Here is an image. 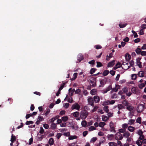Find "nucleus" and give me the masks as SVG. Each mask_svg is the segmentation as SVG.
Segmentation results:
<instances>
[{
	"mask_svg": "<svg viewBox=\"0 0 146 146\" xmlns=\"http://www.w3.org/2000/svg\"><path fill=\"white\" fill-rule=\"evenodd\" d=\"M73 115L75 117H78L80 113L78 111H76L72 113Z\"/></svg>",
	"mask_w": 146,
	"mask_h": 146,
	"instance_id": "nucleus-23",
	"label": "nucleus"
},
{
	"mask_svg": "<svg viewBox=\"0 0 146 146\" xmlns=\"http://www.w3.org/2000/svg\"><path fill=\"white\" fill-rule=\"evenodd\" d=\"M129 64L131 66L133 67L134 64V62L133 60H131L129 62Z\"/></svg>",
	"mask_w": 146,
	"mask_h": 146,
	"instance_id": "nucleus-63",
	"label": "nucleus"
},
{
	"mask_svg": "<svg viewBox=\"0 0 146 146\" xmlns=\"http://www.w3.org/2000/svg\"><path fill=\"white\" fill-rule=\"evenodd\" d=\"M63 135L69 137L70 135V134L69 132H67L66 133H64L63 134Z\"/></svg>",
	"mask_w": 146,
	"mask_h": 146,
	"instance_id": "nucleus-59",
	"label": "nucleus"
},
{
	"mask_svg": "<svg viewBox=\"0 0 146 146\" xmlns=\"http://www.w3.org/2000/svg\"><path fill=\"white\" fill-rule=\"evenodd\" d=\"M16 138L15 136H14L13 134L11 135V142H14L16 140Z\"/></svg>",
	"mask_w": 146,
	"mask_h": 146,
	"instance_id": "nucleus-26",
	"label": "nucleus"
},
{
	"mask_svg": "<svg viewBox=\"0 0 146 146\" xmlns=\"http://www.w3.org/2000/svg\"><path fill=\"white\" fill-rule=\"evenodd\" d=\"M141 117H138L136 120L137 123H139L140 124L141 123Z\"/></svg>",
	"mask_w": 146,
	"mask_h": 146,
	"instance_id": "nucleus-39",
	"label": "nucleus"
},
{
	"mask_svg": "<svg viewBox=\"0 0 146 146\" xmlns=\"http://www.w3.org/2000/svg\"><path fill=\"white\" fill-rule=\"evenodd\" d=\"M102 120L104 121H106L107 120V117L104 115H103L102 116Z\"/></svg>",
	"mask_w": 146,
	"mask_h": 146,
	"instance_id": "nucleus-60",
	"label": "nucleus"
},
{
	"mask_svg": "<svg viewBox=\"0 0 146 146\" xmlns=\"http://www.w3.org/2000/svg\"><path fill=\"white\" fill-rule=\"evenodd\" d=\"M122 91L125 93H127L128 92V89L127 87H125L123 88Z\"/></svg>",
	"mask_w": 146,
	"mask_h": 146,
	"instance_id": "nucleus-55",
	"label": "nucleus"
},
{
	"mask_svg": "<svg viewBox=\"0 0 146 146\" xmlns=\"http://www.w3.org/2000/svg\"><path fill=\"white\" fill-rule=\"evenodd\" d=\"M106 82H107L106 80H105V79L102 80L100 81L101 86H100L99 87H100L101 86H102V87L104 86V85L106 83Z\"/></svg>",
	"mask_w": 146,
	"mask_h": 146,
	"instance_id": "nucleus-13",
	"label": "nucleus"
},
{
	"mask_svg": "<svg viewBox=\"0 0 146 146\" xmlns=\"http://www.w3.org/2000/svg\"><path fill=\"white\" fill-rule=\"evenodd\" d=\"M122 103L125 106H127L129 104L128 102L125 100L123 101L122 102Z\"/></svg>",
	"mask_w": 146,
	"mask_h": 146,
	"instance_id": "nucleus-41",
	"label": "nucleus"
},
{
	"mask_svg": "<svg viewBox=\"0 0 146 146\" xmlns=\"http://www.w3.org/2000/svg\"><path fill=\"white\" fill-rule=\"evenodd\" d=\"M145 86V84L144 83H142L138 85V86L140 89H142Z\"/></svg>",
	"mask_w": 146,
	"mask_h": 146,
	"instance_id": "nucleus-36",
	"label": "nucleus"
},
{
	"mask_svg": "<svg viewBox=\"0 0 146 146\" xmlns=\"http://www.w3.org/2000/svg\"><path fill=\"white\" fill-rule=\"evenodd\" d=\"M137 64L138 65L139 68H141L142 67V63L140 61L136 62Z\"/></svg>",
	"mask_w": 146,
	"mask_h": 146,
	"instance_id": "nucleus-54",
	"label": "nucleus"
},
{
	"mask_svg": "<svg viewBox=\"0 0 146 146\" xmlns=\"http://www.w3.org/2000/svg\"><path fill=\"white\" fill-rule=\"evenodd\" d=\"M77 138V136H73L71 135L70 136L68 137V139L69 140H72Z\"/></svg>",
	"mask_w": 146,
	"mask_h": 146,
	"instance_id": "nucleus-40",
	"label": "nucleus"
},
{
	"mask_svg": "<svg viewBox=\"0 0 146 146\" xmlns=\"http://www.w3.org/2000/svg\"><path fill=\"white\" fill-rule=\"evenodd\" d=\"M141 54L142 56L146 55V51H141Z\"/></svg>",
	"mask_w": 146,
	"mask_h": 146,
	"instance_id": "nucleus-64",
	"label": "nucleus"
},
{
	"mask_svg": "<svg viewBox=\"0 0 146 146\" xmlns=\"http://www.w3.org/2000/svg\"><path fill=\"white\" fill-rule=\"evenodd\" d=\"M143 132L141 130L139 129L137 131V133L139 135H143Z\"/></svg>",
	"mask_w": 146,
	"mask_h": 146,
	"instance_id": "nucleus-49",
	"label": "nucleus"
},
{
	"mask_svg": "<svg viewBox=\"0 0 146 146\" xmlns=\"http://www.w3.org/2000/svg\"><path fill=\"white\" fill-rule=\"evenodd\" d=\"M80 108V106L78 104L75 103L73 104L72 107L71 108L72 110L76 109L79 111Z\"/></svg>",
	"mask_w": 146,
	"mask_h": 146,
	"instance_id": "nucleus-7",
	"label": "nucleus"
},
{
	"mask_svg": "<svg viewBox=\"0 0 146 146\" xmlns=\"http://www.w3.org/2000/svg\"><path fill=\"white\" fill-rule=\"evenodd\" d=\"M33 123V122L32 121H27L26 122V124L29 125L31 124H32Z\"/></svg>",
	"mask_w": 146,
	"mask_h": 146,
	"instance_id": "nucleus-52",
	"label": "nucleus"
},
{
	"mask_svg": "<svg viewBox=\"0 0 146 146\" xmlns=\"http://www.w3.org/2000/svg\"><path fill=\"white\" fill-rule=\"evenodd\" d=\"M94 102L95 103H98L100 101V98L98 96H95L93 98Z\"/></svg>",
	"mask_w": 146,
	"mask_h": 146,
	"instance_id": "nucleus-9",
	"label": "nucleus"
},
{
	"mask_svg": "<svg viewBox=\"0 0 146 146\" xmlns=\"http://www.w3.org/2000/svg\"><path fill=\"white\" fill-rule=\"evenodd\" d=\"M98 107L97 106H95L94 109L91 111L92 112L96 111L97 109L98 108Z\"/></svg>",
	"mask_w": 146,
	"mask_h": 146,
	"instance_id": "nucleus-53",
	"label": "nucleus"
},
{
	"mask_svg": "<svg viewBox=\"0 0 146 146\" xmlns=\"http://www.w3.org/2000/svg\"><path fill=\"white\" fill-rule=\"evenodd\" d=\"M44 132V130L43 127H40V130L39 131V133L41 134H42Z\"/></svg>",
	"mask_w": 146,
	"mask_h": 146,
	"instance_id": "nucleus-57",
	"label": "nucleus"
},
{
	"mask_svg": "<svg viewBox=\"0 0 146 146\" xmlns=\"http://www.w3.org/2000/svg\"><path fill=\"white\" fill-rule=\"evenodd\" d=\"M109 73V72L108 70H105L103 72L102 75L104 76H106Z\"/></svg>",
	"mask_w": 146,
	"mask_h": 146,
	"instance_id": "nucleus-21",
	"label": "nucleus"
},
{
	"mask_svg": "<svg viewBox=\"0 0 146 146\" xmlns=\"http://www.w3.org/2000/svg\"><path fill=\"white\" fill-rule=\"evenodd\" d=\"M126 108L128 110L131 111L133 110L134 107L131 106H128V105Z\"/></svg>",
	"mask_w": 146,
	"mask_h": 146,
	"instance_id": "nucleus-33",
	"label": "nucleus"
},
{
	"mask_svg": "<svg viewBox=\"0 0 146 146\" xmlns=\"http://www.w3.org/2000/svg\"><path fill=\"white\" fill-rule=\"evenodd\" d=\"M130 135V133L128 131H125L123 135V137L126 138H128Z\"/></svg>",
	"mask_w": 146,
	"mask_h": 146,
	"instance_id": "nucleus-12",
	"label": "nucleus"
},
{
	"mask_svg": "<svg viewBox=\"0 0 146 146\" xmlns=\"http://www.w3.org/2000/svg\"><path fill=\"white\" fill-rule=\"evenodd\" d=\"M95 48L97 49H99L102 48V47L100 45H97L95 46Z\"/></svg>",
	"mask_w": 146,
	"mask_h": 146,
	"instance_id": "nucleus-56",
	"label": "nucleus"
},
{
	"mask_svg": "<svg viewBox=\"0 0 146 146\" xmlns=\"http://www.w3.org/2000/svg\"><path fill=\"white\" fill-rule=\"evenodd\" d=\"M127 129L130 132H133V131L135 129V128L132 126H129L128 127Z\"/></svg>",
	"mask_w": 146,
	"mask_h": 146,
	"instance_id": "nucleus-19",
	"label": "nucleus"
},
{
	"mask_svg": "<svg viewBox=\"0 0 146 146\" xmlns=\"http://www.w3.org/2000/svg\"><path fill=\"white\" fill-rule=\"evenodd\" d=\"M117 107L119 110L124 108V106L121 104H118L117 105Z\"/></svg>",
	"mask_w": 146,
	"mask_h": 146,
	"instance_id": "nucleus-29",
	"label": "nucleus"
},
{
	"mask_svg": "<svg viewBox=\"0 0 146 146\" xmlns=\"http://www.w3.org/2000/svg\"><path fill=\"white\" fill-rule=\"evenodd\" d=\"M106 125V123L104 122H100L99 124V126L101 127H103Z\"/></svg>",
	"mask_w": 146,
	"mask_h": 146,
	"instance_id": "nucleus-38",
	"label": "nucleus"
},
{
	"mask_svg": "<svg viewBox=\"0 0 146 146\" xmlns=\"http://www.w3.org/2000/svg\"><path fill=\"white\" fill-rule=\"evenodd\" d=\"M51 128L53 129H54L56 128V124L52 123L50 126Z\"/></svg>",
	"mask_w": 146,
	"mask_h": 146,
	"instance_id": "nucleus-31",
	"label": "nucleus"
},
{
	"mask_svg": "<svg viewBox=\"0 0 146 146\" xmlns=\"http://www.w3.org/2000/svg\"><path fill=\"white\" fill-rule=\"evenodd\" d=\"M139 34L140 35H144V33L143 29H141L140 31Z\"/></svg>",
	"mask_w": 146,
	"mask_h": 146,
	"instance_id": "nucleus-58",
	"label": "nucleus"
},
{
	"mask_svg": "<svg viewBox=\"0 0 146 146\" xmlns=\"http://www.w3.org/2000/svg\"><path fill=\"white\" fill-rule=\"evenodd\" d=\"M48 143L50 145H53L54 143L53 139L52 138L50 139Z\"/></svg>",
	"mask_w": 146,
	"mask_h": 146,
	"instance_id": "nucleus-22",
	"label": "nucleus"
},
{
	"mask_svg": "<svg viewBox=\"0 0 146 146\" xmlns=\"http://www.w3.org/2000/svg\"><path fill=\"white\" fill-rule=\"evenodd\" d=\"M131 79L133 80H135L137 78L136 74H133L131 76Z\"/></svg>",
	"mask_w": 146,
	"mask_h": 146,
	"instance_id": "nucleus-45",
	"label": "nucleus"
},
{
	"mask_svg": "<svg viewBox=\"0 0 146 146\" xmlns=\"http://www.w3.org/2000/svg\"><path fill=\"white\" fill-rule=\"evenodd\" d=\"M136 143L139 146L143 145V144H146V139H144L142 141L137 140L136 142Z\"/></svg>",
	"mask_w": 146,
	"mask_h": 146,
	"instance_id": "nucleus-6",
	"label": "nucleus"
},
{
	"mask_svg": "<svg viewBox=\"0 0 146 146\" xmlns=\"http://www.w3.org/2000/svg\"><path fill=\"white\" fill-rule=\"evenodd\" d=\"M139 46H138L137 48L135 50V52L138 54H140L141 52V48H139Z\"/></svg>",
	"mask_w": 146,
	"mask_h": 146,
	"instance_id": "nucleus-17",
	"label": "nucleus"
},
{
	"mask_svg": "<svg viewBox=\"0 0 146 146\" xmlns=\"http://www.w3.org/2000/svg\"><path fill=\"white\" fill-rule=\"evenodd\" d=\"M131 56L128 53H126L125 55V58L127 61H129L131 59Z\"/></svg>",
	"mask_w": 146,
	"mask_h": 146,
	"instance_id": "nucleus-18",
	"label": "nucleus"
},
{
	"mask_svg": "<svg viewBox=\"0 0 146 146\" xmlns=\"http://www.w3.org/2000/svg\"><path fill=\"white\" fill-rule=\"evenodd\" d=\"M128 125L127 124L124 123L122 125V128L126 129L128 127Z\"/></svg>",
	"mask_w": 146,
	"mask_h": 146,
	"instance_id": "nucleus-50",
	"label": "nucleus"
},
{
	"mask_svg": "<svg viewBox=\"0 0 146 146\" xmlns=\"http://www.w3.org/2000/svg\"><path fill=\"white\" fill-rule=\"evenodd\" d=\"M96 129V128L94 126H91L89 128V131H91Z\"/></svg>",
	"mask_w": 146,
	"mask_h": 146,
	"instance_id": "nucleus-37",
	"label": "nucleus"
},
{
	"mask_svg": "<svg viewBox=\"0 0 146 146\" xmlns=\"http://www.w3.org/2000/svg\"><path fill=\"white\" fill-rule=\"evenodd\" d=\"M115 60H113L112 61L109 62L107 66L108 67H111L113 66L115 64Z\"/></svg>",
	"mask_w": 146,
	"mask_h": 146,
	"instance_id": "nucleus-11",
	"label": "nucleus"
},
{
	"mask_svg": "<svg viewBox=\"0 0 146 146\" xmlns=\"http://www.w3.org/2000/svg\"><path fill=\"white\" fill-rule=\"evenodd\" d=\"M44 118L41 116H39L38 117V120L40 122L44 120Z\"/></svg>",
	"mask_w": 146,
	"mask_h": 146,
	"instance_id": "nucleus-51",
	"label": "nucleus"
},
{
	"mask_svg": "<svg viewBox=\"0 0 146 146\" xmlns=\"http://www.w3.org/2000/svg\"><path fill=\"white\" fill-rule=\"evenodd\" d=\"M139 138L137 140H140V141H142L144 139L145 137L143 135H139Z\"/></svg>",
	"mask_w": 146,
	"mask_h": 146,
	"instance_id": "nucleus-42",
	"label": "nucleus"
},
{
	"mask_svg": "<svg viewBox=\"0 0 146 146\" xmlns=\"http://www.w3.org/2000/svg\"><path fill=\"white\" fill-rule=\"evenodd\" d=\"M110 131L115 133L116 132L115 130V125L112 121H111L110 123Z\"/></svg>",
	"mask_w": 146,
	"mask_h": 146,
	"instance_id": "nucleus-3",
	"label": "nucleus"
},
{
	"mask_svg": "<svg viewBox=\"0 0 146 146\" xmlns=\"http://www.w3.org/2000/svg\"><path fill=\"white\" fill-rule=\"evenodd\" d=\"M62 134L61 133H58L56 135V137L58 139H59L62 135Z\"/></svg>",
	"mask_w": 146,
	"mask_h": 146,
	"instance_id": "nucleus-62",
	"label": "nucleus"
},
{
	"mask_svg": "<svg viewBox=\"0 0 146 146\" xmlns=\"http://www.w3.org/2000/svg\"><path fill=\"white\" fill-rule=\"evenodd\" d=\"M144 106L142 104H139L138 105L137 110V112L138 113H140L144 109Z\"/></svg>",
	"mask_w": 146,
	"mask_h": 146,
	"instance_id": "nucleus-5",
	"label": "nucleus"
},
{
	"mask_svg": "<svg viewBox=\"0 0 146 146\" xmlns=\"http://www.w3.org/2000/svg\"><path fill=\"white\" fill-rule=\"evenodd\" d=\"M90 92L92 95H94L96 94L97 91L96 89H93L91 90Z\"/></svg>",
	"mask_w": 146,
	"mask_h": 146,
	"instance_id": "nucleus-24",
	"label": "nucleus"
},
{
	"mask_svg": "<svg viewBox=\"0 0 146 146\" xmlns=\"http://www.w3.org/2000/svg\"><path fill=\"white\" fill-rule=\"evenodd\" d=\"M103 66V64H102L100 62H97V67H100Z\"/></svg>",
	"mask_w": 146,
	"mask_h": 146,
	"instance_id": "nucleus-44",
	"label": "nucleus"
},
{
	"mask_svg": "<svg viewBox=\"0 0 146 146\" xmlns=\"http://www.w3.org/2000/svg\"><path fill=\"white\" fill-rule=\"evenodd\" d=\"M109 72L112 76H114L115 74V71L113 70H111Z\"/></svg>",
	"mask_w": 146,
	"mask_h": 146,
	"instance_id": "nucleus-61",
	"label": "nucleus"
},
{
	"mask_svg": "<svg viewBox=\"0 0 146 146\" xmlns=\"http://www.w3.org/2000/svg\"><path fill=\"white\" fill-rule=\"evenodd\" d=\"M109 146H117V143L114 142H110L109 143Z\"/></svg>",
	"mask_w": 146,
	"mask_h": 146,
	"instance_id": "nucleus-35",
	"label": "nucleus"
},
{
	"mask_svg": "<svg viewBox=\"0 0 146 146\" xmlns=\"http://www.w3.org/2000/svg\"><path fill=\"white\" fill-rule=\"evenodd\" d=\"M96 69L94 68H92L90 72V73L91 74H92L94 73L96 71Z\"/></svg>",
	"mask_w": 146,
	"mask_h": 146,
	"instance_id": "nucleus-43",
	"label": "nucleus"
},
{
	"mask_svg": "<svg viewBox=\"0 0 146 146\" xmlns=\"http://www.w3.org/2000/svg\"><path fill=\"white\" fill-rule=\"evenodd\" d=\"M118 131L119 132L118 133H124L126 131V129L122 128V129H119Z\"/></svg>",
	"mask_w": 146,
	"mask_h": 146,
	"instance_id": "nucleus-30",
	"label": "nucleus"
},
{
	"mask_svg": "<svg viewBox=\"0 0 146 146\" xmlns=\"http://www.w3.org/2000/svg\"><path fill=\"white\" fill-rule=\"evenodd\" d=\"M97 138L96 137H95L92 138L90 141L91 143H93L95 142L97 140Z\"/></svg>",
	"mask_w": 146,
	"mask_h": 146,
	"instance_id": "nucleus-48",
	"label": "nucleus"
},
{
	"mask_svg": "<svg viewBox=\"0 0 146 146\" xmlns=\"http://www.w3.org/2000/svg\"><path fill=\"white\" fill-rule=\"evenodd\" d=\"M112 89V88L111 87V86L110 85L109 86L106 88L104 90V93H107L108 91H109L111 90Z\"/></svg>",
	"mask_w": 146,
	"mask_h": 146,
	"instance_id": "nucleus-15",
	"label": "nucleus"
},
{
	"mask_svg": "<svg viewBox=\"0 0 146 146\" xmlns=\"http://www.w3.org/2000/svg\"><path fill=\"white\" fill-rule=\"evenodd\" d=\"M77 76V73H74L73 75V77L71 79V80H73L76 79Z\"/></svg>",
	"mask_w": 146,
	"mask_h": 146,
	"instance_id": "nucleus-34",
	"label": "nucleus"
},
{
	"mask_svg": "<svg viewBox=\"0 0 146 146\" xmlns=\"http://www.w3.org/2000/svg\"><path fill=\"white\" fill-rule=\"evenodd\" d=\"M135 121V120L133 119H130L129 121V123H128V124L130 125L133 124H134Z\"/></svg>",
	"mask_w": 146,
	"mask_h": 146,
	"instance_id": "nucleus-25",
	"label": "nucleus"
},
{
	"mask_svg": "<svg viewBox=\"0 0 146 146\" xmlns=\"http://www.w3.org/2000/svg\"><path fill=\"white\" fill-rule=\"evenodd\" d=\"M62 120L64 122H66L68 120V117L67 116H64L62 117Z\"/></svg>",
	"mask_w": 146,
	"mask_h": 146,
	"instance_id": "nucleus-28",
	"label": "nucleus"
},
{
	"mask_svg": "<svg viewBox=\"0 0 146 146\" xmlns=\"http://www.w3.org/2000/svg\"><path fill=\"white\" fill-rule=\"evenodd\" d=\"M115 103L114 100H111V101H108L106 102V103L107 104H113Z\"/></svg>",
	"mask_w": 146,
	"mask_h": 146,
	"instance_id": "nucleus-20",
	"label": "nucleus"
},
{
	"mask_svg": "<svg viewBox=\"0 0 146 146\" xmlns=\"http://www.w3.org/2000/svg\"><path fill=\"white\" fill-rule=\"evenodd\" d=\"M84 59V57L81 54H79L78 56V60L79 61V62H80L82 60Z\"/></svg>",
	"mask_w": 146,
	"mask_h": 146,
	"instance_id": "nucleus-14",
	"label": "nucleus"
},
{
	"mask_svg": "<svg viewBox=\"0 0 146 146\" xmlns=\"http://www.w3.org/2000/svg\"><path fill=\"white\" fill-rule=\"evenodd\" d=\"M81 125L83 127H85L86 126L87 122L85 120L82 121L81 122Z\"/></svg>",
	"mask_w": 146,
	"mask_h": 146,
	"instance_id": "nucleus-27",
	"label": "nucleus"
},
{
	"mask_svg": "<svg viewBox=\"0 0 146 146\" xmlns=\"http://www.w3.org/2000/svg\"><path fill=\"white\" fill-rule=\"evenodd\" d=\"M132 92L134 94H137L138 92V89L137 87H133L131 89Z\"/></svg>",
	"mask_w": 146,
	"mask_h": 146,
	"instance_id": "nucleus-10",
	"label": "nucleus"
},
{
	"mask_svg": "<svg viewBox=\"0 0 146 146\" xmlns=\"http://www.w3.org/2000/svg\"><path fill=\"white\" fill-rule=\"evenodd\" d=\"M123 136L120 133H117L115 135V140L119 141L122 140L123 139Z\"/></svg>",
	"mask_w": 146,
	"mask_h": 146,
	"instance_id": "nucleus-4",
	"label": "nucleus"
},
{
	"mask_svg": "<svg viewBox=\"0 0 146 146\" xmlns=\"http://www.w3.org/2000/svg\"><path fill=\"white\" fill-rule=\"evenodd\" d=\"M96 79L95 78H92L91 80H88L89 82L90 83V86L93 87H96Z\"/></svg>",
	"mask_w": 146,
	"mask_h": 146,
	"instance_id": "nucleus-2",
	"label": "nucleus"
},
{
	"mask_svg": "<svg viewBox=\"0 0 146 146\" xmlns=\"http://www.w3.org/2000/svg\"><path fill=\"white\" fill-rule=\"evenodd\" d=\"M138 74L139 77H143L144 76L145 72L143 71H141L139 72Z\"/></svg>",
	"mask_w": 146,
	"mask_h": 146,
	"instance_id": "nucleus-16",
	"label": "nucleus"
},
{
	"mask_svg": "<svg viewBox=\"0 0 146 146\" xmlns=\"http://www.w3.org/2000/svg\"><path fill=\"white\" fill-rule=\"evenodd\" d=\"M88 101L89 104L92 106H94V101L93 98L90 97L88 99Z\"/></svg>",
	"mask_w": 146,
	"mask_h": 146,
	"instance_id": "nucleus-8",
	"label": "nucleus"
},
{
	"mask_svg": "<svg viewBox=\"0 0 146 146\" xmlns=\"http://www.w3.org/2000/svg\"><path fill=\"white\" fill-rule=\"evenodd\" d=\"M65 84V83H62L60 86L58 90H59V91H61V90H62L64 87Z\"/></svg>",
	"mask_w": 146,
	"mask_h": 146,
	"instance_id": "nucleus-47",
	"label": "nucleus"
},
{
	"mask_svg": "<svg viewBox=\"0 0 146 146\" xmlns=\"http://www.w3.org/2000/svg\"><path fill=\"white\" fill-rule=\"evenodd\" d=\"M104 110L105 111L106 113H108L109 111L108 109V106H105L103 108Z\"/></svg>",
	"mask_w": 146,
	"mask_h": 146,
	"instance_id": "nucleus-32",
	"label": "nucleus"
},
{
	"mask_svg": "<svg viewBox=\"0 0 146 146\" xmlns=\"http://www.w3.org/2000/svg\"><path fill=\"white\" fill-rule=\"evenodd\" d=\"M127 24L126 23L124 24H119V26L120 28H122L125 27L127 25Z\"/></svg>",
	"mask_w": 146,
	"mask_h": 146,
	"instance_id": "nucleus-46",
	"label": "nucleus"
},
{
	"mask_svg": "<svg viewBox=\"0 0 146 146\" xmlns=\"http://www.w3.org/2000/svg\"><path fill=\"white\" fill-rule=\"evenodd\" d=\"M88 112L86 110H83L80 112V117L82 119H85L88 116Z\"/></svg>",
	"mask_w": 146,
	"mask_h": 146,
	"instance_id": "nucleus-1",
	"label": "nucleus"
}]
</instances>
